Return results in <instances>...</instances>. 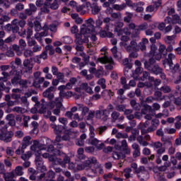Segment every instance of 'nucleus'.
Here are the masks:
<instances>
[{"label": "nucleus", "mask_w": 181, "mask_h": 181, "mask_svg": "<svg viewBox=\"0 0 181 181\" xmlns=\"http://www.w3.org/2000/svg\"><path fill=\"white\" fill-rule=\"evenodd\" d=\"M98 84L101 86L102 88H105L107 86L105 85V79L100 78L98 81Z\"/></svg>", "instance_id": "13d9d810"}, {"label": "nucleus", "mask_w": 181, "mask_h": 181, "mask_svg": "<svg viewBox=\"0 0 181 181\" xmlns=\"http://www.w3.org/2000/svg\"><path fill=\"white\" fill-rule=\"evenodd\" d=\"M132 170H131V168H126L124 169V176L127 179H129V177H131V172Z\"/></svg>", "instance_id": "680f3d73"}, {"label": "nucleus", "mask_w": 181, "mask_h": 181, "mask_svg": "<svg viewBox=\"0 0 181 181\" xmlns=\"http://www.w3.org/2000/svg\"><path fill=\"white\" fill-rule=\"evenodd\" d=\"M13 177H15V173H7V174L5 175V180H6V181H12V180H13Z\"/></svg>", "instance_id": "79ce46f5"}, {"label": "nucleus", "mask_w": 181, "mask_h": 181, "mask_svg": "<svg viewBox=\"0 0 181 181\" xmlns=\"http://www.w3.org/2000/svg\"><path fill=\"white\" fill-rule=\"evenodd\" d=\"M155 63H151L150 61L144 63L145 68L148 69L149 71L154 73V74H160L162 73V69L158 65H154Z\"/></svg>", "instance_id": "0eeeda50"}, {"label": "nucleus", "mask_w": 181, "mask_h": 181, "mask_svg": "<svg viewBox=\"0 0 181 181\" xmlns=\"http://www.w3.org/2000/svg\"><path fill=\"white\" fill-rule=\"evenodd\" d=\"M54 104H56L57 108L54 110L53 114H54V115H59V114H60V108H62V98H56L55 103L51 102L48 105V108H53Z\"/></svg>", "instance_id": "6e6552de"}, {"label": "nucleus", "mask_w": 181, "mask_h": 181, "mask_svg": "<svg viewBox=\"0 0 181 181\" xmlns=\"http://www.w3.org/2000/svg\"><path fill=\"white\" fill-rule=\"evenodd\" d=\"M76 11L78 12V13H81V15H84L86 12H87V7L84 5H79L76 6Z\"/></svg>", "instance_id": "7c9ffc66"}, {"label": "nucleus", "mask_w": 181, "mask_h": 181, "mask_svg": "<svg viewBox=\"0 0 181 181\" xmlns=\"http://www.w3.org/2000/svg\"><path fill=\"white\" fill-rule=\"evenodd\" d=\"M15 64H16V66H21V64H22V61L21 60V59L16 58L15 62H12L11 63V69H13V70H15V69H16Z\"/></svg>", "instance_id": "473e14b6"}, {"label": "nucleus", "mask_w": 181, "mask_h": 181, "mask_svg": "<svg viewBox=\"0 0 181 181\" xmlns=\"http://www.w3.org/2000/svg\"><path fill=\"white\" fill-rule=\"evenodd\" d=\"M164 40L167 45H176V35L167 36Z\"/></svg>", "instance_id": "b1692460"}, {"label": "nucleus", "mask_w": 181, "mask_h": 181, "mask_svg": "<svg viewBox=\"0 0 181 181\" xmlns=\"http://www.w3.org/2000/svg\"><path fill=\"white\" fill-rule=\"evenodd\" d=\"M20 81H21V76L19 75L14 76L13 78L11 79V83L13 84V86H18Z\"/></svg>", "instance_id": "ea45409f"}, {"label": "nucleus", "mask_w": 181, "mask_h": 181, "mask_svg": "<svg viewBox=\"0 0 181 181\" xmlns=\"http://www.w3.org/2000/svg\"><path fill=\"white\" fill-rule=\"evenodd\" d=\"M37 52H42V47L40 45H35L33 47V53H37Z\"/></svg>", "instance_id": "774afa93"}, {"label": "nucleus", "mask_w": 181, "mask_h": 181, "mask_svg": "<svg viewBox=\"0 0 181 181\" xmlns=\"http://www.w3.org/2000/svg\"><path fill=\"white\" fill-rule=\"evenodd\" d=\"M6 153L8 156H13L15 151L12 147H7L6 149Z\"/></svg>", "instance_id": "8fccbe9b"}, {"label": "nucleus", "mask_w": 181, "mask_h": 181, "mask_svg": "<svg viewBox=\"0 0 181 181\" xmlns=\"http://www.w3.org/2000/svg\"><path fill=\"white\" fill-rule=\"evenodd\" d=\"M71 33L75 35V37L77 39V35H81V30H80V33L78 34V27L74 25L71 28Z\"/></svg>", "instance_id": "72a5a7b5"}, {"label": "nucleus", "mask_w": 181, "mask_h": 181, "mask_svg": "<svg viewBox=\"0 0 181 181\" xmlns=\"http://www.w3.org/2000/svg\"><path fill=\"white\" fill-rule=\"evenodd\" d=\"M46 51L47 52V50L49 51V54L52 56L53 54H54V49H53V46L52 45H47L45 47Z\"/></svg>", "instance_id": "0e129e2a"}, {"label": "nucleus", "mask_w": 181, "mask_h": 181, "mask_svg": "<svg viewBox=\"0 0 181 181\" xmlns=\"http://www.w3.org/2000/svg\"><path fill=\"white\" fill-rule=\"evenodd\" d=\"M148 43H149V40L146 38H143L141 42L139 44V48L140 50L145 52V50H146V45H148Z\"/></svg>", "instance_id": "bb28decb"}, {"label": "nucleus", "mask_w": 181, "mask_h": 181, "mask_svg": "<svg viewBox=\"0 0 181 181\" xmlns=\"http://www.w3.org/2000/svg\"><path fill=\"white\" fill-rule=\"evenodd\" d=\"M78 159H84V149L83 148H79L77 151Z\"/></svg>", "instance_id": "a18cd8bd"}, {"label": "nucleus", "mask_w": 181, "mask_h": 181, "mask_svg": "<svg viewBox=\"0 0 181 181\" xmlns=\"http://www.w3.org/2000/svg\"><path fill=\"white\" fill-rule=\"evenodd\" d=\"M53 141L50 139L44 137L40 141L35 140L33 144L31 146L30 149L35 154V165L37 169L42 170V172L46 171V166L43 165V160L40 155H42V151L47 149V152H52L54 155H61L59 150H54L53 146L52 145Z\"/></svg>", "instance_id": "f257e3e1"}, {"label": "nucleus", "mask_w": 181, "mask_h": 181, "mask_svg": "<svg viewBox=\"0 0 181 181\" xmlns=\"http://www.w3.org/2000/svg\"><path fill=\"white\" fill-rule=\"evenodd\" d=\"M88 142L90 145L95 146L97 151H101V149L104 148V144L101 143V141L96 138L89 139Z\"/></svg>", "instance_id": "9b49d317"}, {"label": "nucleus", "mask_w": 181, "mask_h": 181, "mask_svg": "<svg viewBox=\"0 0 181 181\" xmlns=\"http://www.w3.org/2000/svg\"><path fill=\"white\" fill-rule=\"evenodd\" d=\"M78 110L79 111H82V114L83 115H86V114H87V112H88V107L83 105L82 104H78Z\"/></svg>", "instance_id": "58836bf2"}, {"label": "nucleus", "mask_w": 181, "mask_h": 181, "mask_svg": "<svg viewBox=\"0 0 181 181\" xmlns=\"http://www.w3.org/2000/svg\"><path fill=\"white\" fill-rule=\"evenodd\" d=\"M57 79L60 82V83H66V80H64V74L63 73L59 72L57 75Z\"/></svg>", "instance_id": "de8ad7c7"}, {"label": "nucleus", "mask_w": 181, "mask_h": 181, "mask_svg": "<svg viewBox=\"0 0 181 181\" xmlns=\"http://www.w3.org/2000/svg\"><path fill=\"white\" fill-rule=\"evenodd\" d=\"M120 46L124 47L125 50L129 52H138L139 50L138 44L134 40L130 42V45H127V42H121Z\"/></svg>", "instance_id": "423d86ee"}, {"label": "nucleus", "mask_w": 181, "mask_h": 181, "mask_svg": "<svg viewBox=\"0 0 181 181\" xmlns=\"http://www.w3.org/2000/svg\"><path fill=\"white\" fill-rule=\"evenodd\" d=\"M126 7H127L126 4H121V5L114 4L112 6L113 9H115L116 11H122L123 9H125Z\"/></svg>", "instance_id": "a19ab883"}, {"label": "nucleus", "mask_w": 181, "mask_h": 181, "mask_svg": "<svg viewBox=\"0 0 181 181\" xmlns=\"http://www.w3.org/2000/svg\"><path fill=\"white\" fill-rule=\"evenodd\" d=\"M100 11H101V8H100L98 6L95 5L92 8V12L93 15H98Z\"/></svg>", "instance_id": "6e6d98bb"}, {"label": "nucleus", "mask_w": 181, "mask_h": 181, "mask_svg": "<svg viewBox=\"0 0 181 181\" xmlns=\"http://www.w3.org/2000/svg\"><path fill=\"white\" fill-rule=\"evenodd\" d=\"M49 5H46L44 4L43 7L41 8V12L42 13H49Z\"/></svg>", "instance_id": "052dcab7"}, {"label": "nucleus", "mask_w": 181, "mask_h": 181, "mask_svg": "<svg viewBox=\"0 0 181 181\" xmlns=\"http://www.w3.org/2000/svg\"><path fill=\"white\" fill-rule=\"evenodd\" d=\"M32 144V137L26 136L23 139L22 149H25L26 146Z\"/></svg>", "instance_id": "aec40b11"}, {"label": "nucleus", "mask_w": 181, "mask_h": 181, "mask_svg": "<svg viewBox=\"0 0 181 181\" xmlns=\"http://www.w3.org/2000/svg\"><path fill=\"white\" fill-rule=\"evenodd\" d=\"M97 163V158L90 157L85 161L84 163H79L77 165V170H88L91 168V165Z\"/></svg>", "instance_id": "7ed1b4c3"}, {"label": "nucleus", "mask_w": 181, "mask_h": 181, "mask_svg": "<svg viewBox=\"0 0 181 181\" xmlns=\"http://www.w3.org/2000/svg\"><path fill=\"white\" fill-rule=\"evenodd\" d=\"M137 176L140 180H147L149 177V173L145 169V167L141 166L138 170Z\"/></svg>", "instance_id": "1a4fd4ad"}, {"label": "nucleus", "mask_w": 181, "mask_h": 181, "mask_svg": "<svg viewBox=\"0 0 181 181\" xmlns=\"http://www.w3.org/2000/svg\"><path fill=\"white\" fill-rule=\"evenodd\" d=\"M30 8L25 10L26 15H32L33 13H35L36 11H37V8H36V6L33 4H29Z\"/></svg>", "instance_id": "c85d7f7f"}, {"label": "nucleus", "mask_w": 181, "mask_h": 181, "mask_svg": "<svg viewBox=\"0 0 181 181\" xmlns=\"http://www.w3.org/2000/svg\"><path fill=\"white\" fill-rule=\"evenodd\" d=\"M40 112L41 114H44V117H45V118H49L50 115H52V112H50L49 109H47V108L42 107L40 110Z\"/></svg>", "instance_id": "2f4dec72"}, {"label": "nucleus", "mask_w": 181, "mask_h": 181, "mask_svg": "<svg viewBox=\"0 0 181 181\" xmlns=\"http://www.w3.org/2000/svg\"><path fill=\"white\" fill-rule=\"evenodd\" d=\"M95 35H97L95 30H87V26L83 24L81 26V35H76V39H88L90 36V39L95 40V39H97Z\"/></svg>", "instance_id": "f03ea898"}, {"label": "nucleus", "mask_w": 181, "mask_h": 181, "mask_svg": "<svg viewBox=\"0 0 181 181\" xmlns=\"http://www.w3.org/2000/svg\"><path fill=\"white\" fill-rule=\"evenodd\" d=\"M156 50H158V47H156L155 44H153L150 51V63H155L156 60H160V59H162V54H156Z\"/></svg>", "instance_id": "39448f33"}, {"label": "nucleus", "mask_w": 181, "mask_h": 181, "mask_svg": "<svg viewBox=\"0 0 181 181\" xmlns=\"http://www.w3.org/2000/svg\"><path fill=\"white\" fill-rule=\"evenodd\" d=\"M66 163H69V169H71V170H74V168H76V165L74 163H70V158L66 156H64L63 161L60 158L58 160L57 165H61L62 168H66Z\"/></svg>", "instance_id": "9d476101"}, {"label": "nucleus", "mask_w": 181, "mask_h": 181, "mask_svg": "<svg viewBox=\"0 0 181 181\" xmlns=\"http://www.w3.org/2000/svg\"><path fill=\"white\" fill-rule=\"evenodd\" d=\"M51 127L52 128V129H54L55 134H60V132H63V129H64L63 128V126L62 125H56V124H54V122H52L51 124Z\"/></svg>", "instance_id": "cd10ccee"}, {"label": "nucleus", "mask_w": 181, "mask_h": 181, "mask_svg": "<svg viewBox=\"0 0 181 181\" xmlns=\"http://www.w3.org/2000/svg\"><path fill=\"white\" fill-rule=\"evenodd\" d=\"M13 111H14L15 112H18L20 114H22L23 112H25V109L21 107H15L13 108Z\"/></svg>", "instance_id": "e2e57ef3"}, {"label": "nucleus", "mask_w": 181, "mask_h": 181, "mask_svg": "<svg viewBox=\"0 0 181 181\" xmlns=\"http://www.w3.org/2000/svg\"><path fill=\"white\" fill-rule=\"evenodd\" d=\"M75 90L77 93H81V90H84L88 94H93V89L88 86V83H82L80 88H76Z\"/></svg>", "instance_id": "2eb2a0df"}, {"label": "nucleus", "mask_w": 181, "mask_h": 181, "mask_svg": "<svg viewBox=\"0 0 181 181\" xmlns=\"http://www.w3.org/2000/svg\"><path fill=\"white\" fill-rule=\"evenodd\" d=\"M25 57H30V56H33V51L30 49H25L24 52Z\"/></svg>", "instance_id": "69168bd1"}, {"label": "nucleus", "mask_w": 181, "mask_h": 181, "mask_svg": "<svg viewBox=\"0 0 181 181\" xmlns=\"http://www.w3.org/2000/svg\"><path fill=\"white\" fill-rule=\"evenodd\" d=\"M130 104H131L132 107L133 108H134L135 110L141 109V106L138 103H136V101H135L134 100L131 101Z\"/></svg>", "instance_id": "5fc2aeb1"}, {"label": "nucleus", "mask_w": 181, "mask_h": 181, "mask_svg": "<svg viewBox=\"0 0 181 181\" xmlns=\"http://www.w3.org/2000/svg\"><path fill=\"white\" fill-rule=\"evenodd\" d=\"M116 32L118 36H122V35H126V36H129L131 35V30L128 28H124L123 30H118L116 28Z\"/></svg>", "instance_id": "a878e982"}, {"label": "nucleus", "mask_w": 181, "mask_h": 181, "mask_svg": "<svg viewBox=\"0 0 181 181\" xmlns=\"http://www.w3.org/2000/svg\"><path fill=\"white\" fill-rule=\"evenodd\" d=\"M171 163L170 161H165L164 163V165L161 166L159 168L160 170H163V171H165L166 170V169H168V168H170Z\"/></svg>", "instance_id": "3c124183"}, {"label": "nucleus", "mask_w": 181, "mask_h": 181, "mask_svg": "<svg viewBox=\"0 0 181 181\" xmlns=\"http://www.w3.org/2000/svg\"><path fill=\"white\" fill-rule=\"evenodd\" d=\"M59 122L61 124H63L64 127L63 129H67V127L66 125H67V124H69V122L67 121V119L64 118V117H60L59 119Z\"/></svg>", "instance_id": "c03bdc74"}, {"label": "nucleus", "mask_w": 181, "mask_h": 181, "mask_svg": "<svg viewBox=\"0 0 181 181\" xmlns=\"http://www.w3.org/2000/svg\"><path fill=\"white\" fill-rule=\"evenodd\" d=\"M30 156H32V153L30 151H28L27 153L23 154L21 156V158L23 159V160H26L29 159V158H30Z\"/></svg>", "instance_id": "bf43d9fd"}, {"label": "nucleus", "mask_w": 181, "mask_h": 181, "mask_svg": "<svg viewBox=\"0 0 181 181\" xmlns=\"http://www.w3.org/2000/svg\"><path fill=\"white\" fill-rule=\"evenodd\" d=\"M168 153L170 155H173V153H175V148H173V146H172V142H168Z\"/></svg>", "instance_id": "09e8293b"}, {"label": "nucleus", "mask_w": 181, "mask_h": 181, "mask_svg": "<svg viewBox=\"0 0 181 181\" xmlns=\"http://www.w3.org/2000/svg\"><path fill=\"white\" fill-rule=\"evenodd\" d=\"M22 176L23 175V168L22 166H17L14 170V175Z\"/></svg>", "instance_id": "f704fd0d"}, {"label": "nucleus", "mask_w": 181, "mask_h": 181, "mask_svg": "<svg viewBox=\"0 0 181 181\" xmlns=\"http://www.w3.org/2000/svg\"><path fill=\"white\" fill-rule=\"evenodd\" d=\"M52 91H54V87H53V86L49 87L48 89H47L43 93L44 97H47L49 100H52V98H53V97H54V95H53V94L51 93Z\"/></svg>", "instance_id": "5701e85b"}, {"label": "nucleus", "mask_w": 181, "mask_h": 181, "mask_svg": "<svg viewBox=\"0 0 181 181\" xmlns=\"http://www.w3.org/2000/svg\"><path fill=\"white\" fill-rule=\"evenodd\" d=\"M160 5H162V0H158L157 2L154 3L153 6H148L146 8V11L147 12H153L154 11H156Z\"/></svg>", "instance_id": "6ab92c4d"}, {"label": "nucleus", "mask_w": 181, "mask_h": 181, "mask_svg": "<svg viewBox=\"0 0 181 181\" xmlns=\"http://www.w3.org/2000/svg\"><path fill=\"white\" fill-rule=\"evenodd\" d=\"M12 29L13 30L14 33H18L19 30V27H18V20H14L12 22Z\"/></svg>", "instance_id": "49530a36"}, {"label": "nucleus", "mask_w": 181, "mask_h": 181, "mask_svg": "<svg viewBox=\"0 0 181 181\" xmlns=\"http://www.w3.org/2000/svg\"><path fill=\"white\" fill-rule=\"evenodd\" d=\"M165 50H166V46H165V45L160 43L158 49L159 54H162V53H163Z\"/></svg>", "instance_id": "338daca9"}, {"label": "nucleus", "mask_w": 181, "mask_h": 181, "mask_svg": "<svg viewBox=\"0 0 181 181\" xmlns=\"http://www.w3.org/2000/svg\"><path fill=\"white\" fill-rule=\"evenodd\" d=\"M97 62L102 64H105L107 63V64L105 65V69L107 70H112V69H114V66H112V64H114V61L111 57H107L105 55L103 57L98 58Z\"/></svg>", "instance_id": "20e7f679"}, {"label": "nucleus", "mask_w": 181, "mask_h": 181, "mask_svg": "<svg viewBox=\"0 0 181 181\" xmlns=\"http://www.w3.org/2000/svg\"><path fill=\"white\" fill-rule=\"evenodd\" d=\"M95 23L94 22V20L93 18H89L86 21V25L83 24L86 26V30H95V28H94V24Z\"/></svg>", "instance_id": "4be33fe9"}, {"label": "nucleus", "mask_w": 181, "mask_h": 181, "mask_svg": "<svg viewBox=\"0 0 181 181\" xmlns=\"http://www.w3.org/2000/svg\"><path fill=\"white\" fill-rule=\"evenodd\" d=\"M6 119L8 121L9 125L15 127L16 122L15 121V116L12 114H9L6 117Z\"/></svg>", "instance_id": "c756f323"}, {"label": "nucleus", "mask_w": 181, "mask_h": 181, "mask_svg": "<svg viewBox=\"0 0 181 181\" xmlns=\"http://www.w3.org/2000/svg\"><path fill=\"white\" fill-rule=\"evenodd\" d=\"M108 115H110V112L107 110L96 112V117L100 118L103 121H107Z\"/></svg>", "instance_id": "ddd939ff"}, {"label": "nucleus", "mask_w": 181, "mask_h": 181, "mask_svg": "<svg viewBox=\"0 0 181 181\" xmlns=\"http://www.w3.org/2000/svg\"><path fill=\"white\" fill-rule=\"evenodd\" d=\"M12 136H13V132H6L0 134V140L4 142H11L12 141Z\"/></svg>", "instance_id": "f8f14e48"}, {"label": "nucleus", "mask_w": 181, "mask_h": 181, "mask_svg": "<svg viewBox=\"0 0 181 181\" xmlns=\"http://www.w3.org/2000/svg\"><path fill=\"white\" fill-rule=\"evenodd\" d=\"M0 90L1 91H5L6 93H9V88L6 87L4 82L0 83Z\"/></svg>", "instance_id": "864d4df0"}, {"label": "nucleus", "mask_w": 181, "mask_h": 181, "mask_svg": "<svg viewBox=\"0 0 181 181\" xmlns=\"http://www.w3.org/2000/svg\"><path fill=\"white\" fill-rule=\"evenodd\" d=\"M153 146L155 149H157L158 155H162L165 153V147H163V144L162 143L157 141L153 144Z\"/></svg>", "instance_id": "4468645a"}, {"label": "nucleus", "mask_w": 181, "mask_h": 181, "mask_svg": "<svg viewBox=\"0 0 181 181\" xmlns=\"http://www.w3.org/2000/svg\"><path fill=\"white\" fill-rule=\"evenodd\" d=\"M148 112H152V107L150 105H146L144 106V108L141 110V114H148Z\"/></svg>", "instance_id": "4c0bfd02"}, {"label": "nucleus", "mask_w": 181, "mask_h": 181, "mask_svg": "<svg viewBox=\"0 0 181 181\" xmlns=\"http://www.w3.org/2000/svg\"><path fill=\"white\" fill-rule=\"evenodd\" d=\"M160 91H163V93H165V94L168 93H170L171 89L170 87H169L168 86H164L163 87H161L160 88Z\"/></svg>", "instance_id": "603ef678"}, {"label": "nucleus", "mask_w": 181, "mask_h": 181, "mask_svg": "<svg viewBox=\"0 0 181 181\" xmlns=\"http://www.w3.org/2000/svg\"><path fill=\"white\" fill-rule=\"evenodd\" d=\"M3 77H0V81H8L9 78H11V75L8 72L3 71L2 72Z\"/></svg>", "instance_id": "c9c22d12"}, {"label": "nucleus", "mask_w": 181, "mask_h": 181, "mask_svg": "<svg viewBox=\"0 0 181 181\" xmlns=\"http://www.w3.org/2000/svg\"><path fill=\"white\" fill-rule=\"evenodd\" d=\"M175 58H176V56H175V54H169L168 59H165L163 62V66H166V64H168V66H170V69H172V66H173V62H172V60H175Z\"/></svg>", "instance_id": "a211bd4d"}, {"label": "nucleus", "mask_w": 181, "mask_h": 181, "mask_svg": "<svg viewBox=\"0 0 181 181\" xmlns=\"http://www.w3.org/2000/svg\"><path fill=\"white\" fill-rule=\"evenodd\" d=\"M42 157L45 158V159L49 158V160L50 162H54L55 165L58 164V160H59L60 158H57L56 156H53L52 154H49L47 153H45L42 154Z\"/></svg>", "instance_id": "f3484780"}, {"label": "nucleus", "mask_w": 181, "mask_h": 181, "mask_svg": "<svg viewBox=\"0 0 181 181\" xmlns=\"http://www.w3.org/2000/svg\"><path fill=\"white\" fill-rule=\"evenodd\" d=\"M44 30L43 32H41L40 33H36L35 35V39L40 42V43H42V37H45L46 36H47V31L46 30V28L44 27L43 28Z\"/></svg>", "instance_id": "412c9836"}, {"label": "nucleus", "mask_w": 181, "mask_h": 181, "mask_svg": "<svg viewBox=\"0 0 181 181\" xmlns=\"http://www.w3.org/2000/svg\"><path fill=\"white\" fill-rule=\"evenodd\" d=\"M138 5H140V6H138ZM142 5H144V2H142V1L139 2L138 4H132V3L129 4V6H132L133 9H135V11L136 12H142V11H144V8L142 7H141V6H142Z\"/></svg>", "instance_id": "393cba45"}, {"label": "nucleus", "mask_w": 181, "mask_h": 181, "mask_svg": "<svg viewBox=\"0 0 181 181\" xmlns=\"http://www.w3.org/2000/svg\"><path fill=\"white\" fill-rule=\"evenodd\" d=\"M67 139H69V136H64L63 137L57 136L54 145L58 149H62V148H63V144H59V142H62V141H67Z\"/></svg>", "instance_id": "dca6fc26"}, {"label": "nucleus", "mask_w": 181, "mask_h": 181, "mask_svg": "<svg viewBox=\"0 0 181 181\" xmlns=\"http://www.w3.org/2000/svg\"><path fill=\"white\" fill-rule=\"evenodd\" d=\"M156 118H166L167 117H169V113L168 112L167 110H164L163 111V113H158L155 115Z\"/></svg>", "instance_id": "e433bc0d"}, {"label": "nucleus", "mask_w": 181, "mask_h": 181, "mask_svg": "<svg viewBox=\"0 0 181 181\" xmlns=\"http://www.w3.org/2000/svg\"><path fill=\"white\" fill-rule=\"evenodd\" d=\"M62 42L66 45H70V43H73V40L71 37L66 36L62 38Z\"/></svg>", "instance_id": "37998d69"}, {"label": "nucleus", "mask_w": 181, "mask_h": 181, "mask_svg": "<svg viewBox=\"0 0 181 181\" xmlns=\"http://www.w3.org/2000/svg\"><path fill=\"white\" fill-rule=\"evenodd\" d=\"M126 15L127 16L124 17V22H127V23L131 22V19H132V13L127 12Z\"/></svg>", "instance_id": "4d7b16f0"}]
</instances>
